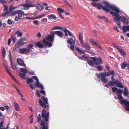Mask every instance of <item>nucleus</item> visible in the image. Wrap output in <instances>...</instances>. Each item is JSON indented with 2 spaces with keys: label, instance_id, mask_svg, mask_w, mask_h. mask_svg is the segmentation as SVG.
Segmentation results:
<instances>
[{
  "label": "nucleus",
  "instance_id": "obj_8",
  "mask_svg": "<svg viewBox=\"0 0 129 129\" xmlns=\"http://www.w3.org/2000/svg\"><path fill=\"white\" fill-rule=\"evenodd\" d=\"M121 103L123 104L126 106L125 108V110L129 111V102L127 101L126 100H122L121 101Z\"/></svg>",
  "mask_w": 129,
  "mask_h": 129
},
{
  "label": "nucleus",
  "instance_id": "obj_35",
  "mask_svg": "<svg viewBox=\"0 0 129 129\" xmlns=\"http://www.w3.org/2000/svg\"><path fill=\"white\" fill-rule=\"evenodd\" d=\"M93 61L92 60H89L87 61V63L91 66L93 67L94 65Z\"/></svg>",
  "mask_w": 129,
  "mask_h": 129
},
{
  "label": "nucleus",
  "instance_id": "obj_39",
  "mask_svg": "<svg viewBox=\"0 0 129 129\" xmlns=\"http://www.w3.org/2000/svg\"><path fill=\"white\" fill-rule=\"evenodd\" d=\"M123 22L125 23L126 24H128L129 22L128 19L125 18L124 20H123Z\"/></svg>",
  "mask_w": 129,
  "mask_h": 129
},
{
  "label": "nucleus",
  "instance_id": "obj_55",
  "mask_svg": "<svg viewBox=\"0 0 129 129\" xmlns=\"http://www.w3.org/2000/svg\"><path fill=\"white\" fill-rule=\"evenodd\" d=\"M7 73H8L9 75L12 77L13 78H14V77L11 74V73L10 72L9 69L7 70H6Z\"/></svg>",
  "mask_w": 129,
  "mask_h": 129
},
{
  "label": "nucleus",
  "instance_id": "obj_61",
  "mask_svg": "<svg viewBox=\"0 0 129 129\" xmlns=\"http://www.w3.org/2000/svg\"><path fill=\"white\" fill-rule=\"evenodd\" d=\"M125 18L123 16H120V20L123 22V20H124Z\"/></svg>",
  "mask_w": 129,
  "mask_h": 129
},
{
  "label": "nucleus",
  "instance_id": "obj_47",
  "mask_svg": "<svg viewBox=\"0 0 129 129\" xmlns=\"http://www.w3.org/2000/svg\"><path fill=\"white\" fill-rule=\"evenodd\" d=\"M38 119L37 120L38 122H39L41 121V116L40 114H39L37 116Z\"/></svg>",
  "mask_w": 129,
  "mask_h": 129
},
{
  "label": "nucleus",
  "instance_id": "obj_49",
  "mask_svg": "<svg viewBox=\"0 0 129 129\" xmlns=\"http://www.w3.org/2000/svg\"><path fill=\"white\" fill-rule=\"evenodd\" d=\"M56 29H61L62 30H63V29H62V27H61L60 26L55 27L52 29V30Z\"/></svg>",
  "mask_w": 129,
  "mask_h": 129
},
{
  "label": "nucleus",
  "instance_id": "obj_25",
  "mask_svg": "<svg viewBox=\"0 0 129 129\" xmlns=\"http://www.w3.org/2000/svg\"><path fill=\"white\" fill-rule=\"evenodd\" d=\"M36 5H37L36 6L37 7L39 10H41L44 8V6L41 4H38Z\"/></svg>",
  "mask_w": 129,
  "mask_h": 129
},
{
  "label": "nucleus",
  "instance_id": "obj_23",
  "mask_svg": "<svg viewBox=\"0 0 129 129\" xmlns=\"http://www.w3.org/2000/svg\"><path fill=\"white\" fill-rule=\"evenodd\" d=\"M122 28L123 31L125 33L129 30V25L123 26Z\"/></svg>",
  "mask_w": 129,
  "mask_h": 129
},
{
  "label": "nucleus",
  "instance_id": "obj_12",
  "mask_svg": "<svg viewBox=\"0 0 129 129\" xmlns=\"http://www.w3.org/2000/svg\"><path fill=\"white\" fill-rule=\"evenodd\" d=\"M105 3H107L109 5V6L110 7L112 5L110 6V4L109 3L107 2V1H105L104 2V3L105 4V6H103L102 5L101 3H98L96 4V7L97 8L99 9H100L102 8V9L104 10L103 9V8L104 7H106V4H105Z\"/></svg>",
  "mask_w": 129,
  "mask_h": 129
},
{
  "label": "nucleus",
  "instance_id": "obj_3",
  "mask_svg": "<svg viewBox=\"0 0 129 129\" xmlns=\"http://www.w3.org/2000/svg\"><path fill=\"white\" fill-rule=\"evenodd\" d=\"M46 113V110L43 109L42 112V118L44 119L43 121L45 122L46 124H48L49 113L48 112H47Z\"/></svg>",
  "mask_w": 129,
  "mask_h": 129
},
{
  "label": "nucleus",
  "instance_id": "obj_36",
  "mask_svg": "<svg viewBox=\"0 0 129 129\" xmlns=\"http://www.w3.org/2000/svg\"><path fill=\"white\" fill-rule=\"evenodd\" d=\"M127 66V64L124 62L122 63L121 64V67L122 69H125Z\"/></svg>",
  "mask_w": 129,
  "mask_h": 129
},
{
  "label": "nucleus",
  "instance_id": "obj_32",
  "mask_svg": "<svg viewBox=\"0 0 129 129\" xmlns=\"http://www.w3.org/2000/svg\"><path fill=\"white\" fill-rule=\"evenodd\" d=\"M35 45L39 48H42L43 47V45L39 42H37V43L35 44Z\"/></svg>",
  "mask_w": 129,
  "mask_h": 129
},
{
  "label": "nucleus",
  "instance_id": "obj_28",
  "mask_svg": "<svg viewBox=\"0 0 129 129\" xmlns=\"http://www.w3.org/2000/svg\"><path fill=\"white\" fill-rule=\"evenodd\" d=\"M15 109L16 110L19 111L20 110L18 104L16 102H15L14 104Z\"/></svg>",
  "mask_w": 129,
  "mask_h": 129
},
{
  "label": "nucleus",
  "instance_id": "obj_50",
  "mask_svg": "<svg viewBox=\"0 0 129 129\" xmlns=\"http://www.w3.org/2000/svg\"><path fill=\"white\" fill-rule=\"evenodd\" d=\"M103 75H105V76H110V74L109 73H108L107 72H104L103 73Z\"/></svg>",
  "mask_w": 129,
  "mask_h": 129
},
{
  "label": "nucleus",
  "instance_id": "obj_62",
  "mask_svg": "<svg viewBox=\"0 0 129 129\" xmlns=\"http://www.w3.org/2000/svg\"><path fill=\"white\" fill-rule=\"evenodd\" d=\"M6 3V1L4 0H0V3L2 4H5Z\"/></svg>",
  "mask_w": 129,
  "mask_h": 129
},
{
  "label": "nucleus",
  "instance_id": "obj_44",
  "mask_svg": "<svg viewBox=\"0 0 129 129\" xmlns=\"http://www.w3.org/2000/svg\"><path fill=\"white\" fill-rule=\"evenodd\" d=\"M18 34V37H21L22 36V32H20L18 31H17L16 33L15 34Z\"/></svg>",
  "mask_w": 129,
  "mask_h": 129
},
{
  "label": "nucleus",
  "instance_id": "obj_15",
  "mask_svg": "<svg viewBox=\"0 0 129 129\" xmlns=\"http://www.w3.org/2000/svg\"><path fill=\"white\" fill-rule=\"evenodd\" d=\"M19 53L22 54H25L29 52V50L27 48H23L20 49Z\"/></svg>",
  "mask_w": 129,
  "mask_h": 129
},
{
  "label": "nucleus",
  "instance_id": "obj_64",
  "mask_svg": "<svg viewBox=\"0 0 129 129\" xmlns=\"http://www.w3.org/2000/svg\"><path fill=\"white\" fill-rule=\"evenodd\" d=\"M4 107L5 109L7 110H8L10 108L9 106L7 105H5V106H4Z\"/></svg>",
  "mask_w": 129,
  "mask_h": 129
},
{
  "label": "nucleus",
  "instance_id": "obj_14",
  "mask_svg": "<svg viewBox=\"0 0 129 129\" xmlns=\"http://www.w3.org/2000/svg\"><path fill=\"white\" fill-rule=\"evenodd\" d=\"M54 34V35L55 34L56 35L59 36L60 38H62L64 34L61 31H54L53 32Z\"/></svg>",
  "mask_w": 129,
  "mask_h": 129
},
{
  "label": "nucleus",
  "instance_id": "obj_58",
  "mask_svg": "<svg viewBox=\"0 0 129 129\" xmlns=\"http://www.w3.org/2000/svg\"><path fill=\"white\" fill-rule=\"evenodd\" d=\"M11 38L14 43H15L16 40V38L14 37L13 35L11 36Z\"/></svg>",
  "mask_w": 129,
  "mask_h": 129
},
{
  "label": "nucleus",
  "instance_id": "obj_17",
  "mask_svg": "<svg viewBox=\"0 0 129 129\" xmlns=\"http://www.w3.org/2000/svg\"><path fill=\"white\" fill-rule=\"evenodd\" d=\"M43 43L45 46H47L48 47H51L52 46V43H49L46 41L45 39H43Z\"/></svg>",
  "mask_w": 129,
  "mask_h": 129
},
{
  "label": "nucleus",
  "instance_id": "obj_29",
  "mask_svg": "<svg viewBox=\"0 0 129 129\" xmlns=\"http://www.w3.org/2000/svg\"><path fill=\"white\" fill-rule=\"evenodd\" d=\"M19 76L21 77L23 79L25 80L26 78V74L24 73H19Z\"/></svg>",
  "mask_w": 129,
  "mask_h": 129
},
{
  "label": "nucleus",
  "instance_id": "obj_60",
  "mask_svg": "<svg viewBox=\"0 0 129 129\" xmlns=\"http://www.w3.org/2000/svg\"><path fill=\"white\" fill-rule=\"evenodd\" d=\"M43 89H42L40 91V92L42 93L43 95H45V90H43Z\"/></svg>",
  "mask_w": 129,
  "mask_h": 129
},
{
  "label": "nucleus",
  "instance_id": "obj_1",
  "mask_svg": "<svg viewBox=\"0 0 129 129\" xmlns=\"http://www.w3.org/2000/svg\"><path fill=\"white\" fill-rule=\"evenodd\" d=\"M106 7H104L103 8L104 11L108 12L109 10H112L113 12L111 11L110 13L112 15L114 16L113 18L114 21H117L120 20V16L118 14L120 12L119 9L113 5H112L110 7L107 3H105Z\"/></svg>",
  "mask_w": 129,
  "mask_h": 129
},
{
  "label": "nucleus",
  "instance_id": "obj_48",
  "mask_svg": "<svg viewBox=\"0 0 129 129\" xmlns=\"http://www.w3.org/2000/svg\"><path fill=\"white\" fill-rule=\"evenodd\" d=\"M20 11V10H18L17 11H15L13 12L12 13V15H15L16 14H18V13Z\"/></svg>",
  "mask_w": 129,
  "mask_h": 129
},
{
  "label": "nucleus",
  "instance_id": "obj_53",
  "mask_svg": "<svg viewBox=\"0 0 129 129\" xmlns=\"http://www.w3.org/2000/svg\"><path fill=\"white\" fill-rule=\"evenodd\" d=\"M11 68L13 69H16V67L15 66H13V64L12 62H11Z\"/></svg>",
  "mask_w": 129,
  "mask_h": 129
},
{
  "label": "nucleus",
  "instance_id": "obj_19",
  "mask_svg": "<svg viewBox=\"0 0 129 129\" xmlns=\"http://www.w3.org/2000/svg\"><path fill=\"white\" fill-rule=\"evenodd\" d=\"M34 85L36 87L40 88L41 89H44L43 86L39 83V80L36 81Z\"/></svg>",
  "mask_w": 129,
  "mask_h": 129
},
{
  "label": "nucleus",
  "instance_id": "obj_13",
  "mask_svg": "<svg viewBox=\"0 0 129 129\" xmlns=\"http://www.w3.org/2000/svg\"><path fill=\"white\" fill-rule=\"evenodd\" d=\"M48 124H46L45 122L42 120L41 123V126L42 127V129H49V127L48 125Z\"/></svg>",
  "mask_w": 129,
  "mask_h": 129
},
{
  "label": "nucleus",
  "instance_id": "obj_33",
  "mask_svg": "<svg viewBox=\"0 0 129 129\" xmlns=\"http://www.w3.org/2000/svg\"><path fill=\"white\" fill-rule=\"evenodd\" d=\"M16 8V7H14L13 6H10L9 8V11L8 12V13H10L13 11V10Z\"/></svg>",
  "mask_w": 129,
  "mask_h": 129
},
{
  "label": "nucleus",
  "instance_id": "obj_9",
  "mask_svg": "<svg viewBox=\"0 0 129 129\" xmlns=\"http://www.w3.org/2000/svg\"><path fill=\"white\" fill-rule=\"evenodd\" d=\"M25 80L27 81V83L29 84L30 86L32 89H34V88L33 87L32 85L31 84V83L33 82V80L32 79L30 78H29L28 77H26V78Z\"/></svg>",
  "mask_w": 129,
  "mask_h": 129
},
{
  "label": "nucleus",
  "instance_id": "obj_38",
  "mask_svg": "<svg viewBox=\"0 0 129 129\" xmlns=\"http://www.w3.org/2000/svg\"><path fill=\"white\" fill-rule=\"evenodd\" d=\"M20 70L21 72H23L24 73H26L28 72L27 70L24 68H21Z\"/></svg>",
  "mask_w": 129,
  "mask_h": 129
},
{
  "label": "nucleus",
  "instance_id": "obj_16",
  "mask_svg": "<svg viewBox=\"0 0 129 129\" xmlns=\"http://www.w3.org/2000/svg\"><path fill=\"white\" fill-rule=\"evenodd\" d=\"M57 10L58 11L60 17L64 20V17L62 16L61 14V13H63L64 12V10L60 8H58L57 9Z\"/></svg>",
  "mask_w": 129,
  "mask_h": 129
},
{
  "label": "nucleus",
  "instance_id": "obj_4",
  "mask_svg": "<svg viewBox=\"0 0 129 129\" xmlns=\"http://www.w3.org/2000/svg\"><path fill=\"white\" fill-rule=\"evenodd\" d=\"M50 33L51 35L49 34L46 36V38H44L43 39H45L46 41H48L49 42L53 43L54 41V34L52 31H51Z\"/></svg>",
  "mask_w": 129,
  "mask_h": 129
},
{
  "label": "nucleus",
  "instance_id": "obj_2",
  "mask_svg": "<svg viewBox=\"0 0 129 129\" xmlns=\"http://www.w3.org/2000/svg\"><path fill=\"white\" fill-rule=\"evenodd\" d=\"M42 100L40 99L39 100V103L40 106L44 108H46V106L48 107V105L46 106L48 104V99L47 98H46L44 96L41 97Z\"/></svg>",
  "mask_w": 129,
  "mask_h": 129
},
{
  "label": "nucleus",
  "instance_id": "obj_5",
  "mask_svg": "<svg viewBox=\"0 0 129 129\" xmlns=\"http://www.w3.org/2000/svg\"><path fill=\"white\" fill-rule=\"evenodd\" d=\"M90 58L93 60L94 64L96 65H99L101 63H103L102 59L101 57H99L98 58L96 57H91Z\"/></svg>",
  "mask_w": 129,
  "mask_h": 129
},
{
  "label": "nucleus",
  "instance_id": "obj_37",
  "mask_svg": "<svg viewBox=\"0 0 129 129\" xmlns=\"http://www.w3.org/2000/svg\"><path fill=\"white\" fill-rule=\"evenodd\" d=\"M34 46V45L32 44H29L28 45L27 49H28L29 50V52L30 51V49L33 48V47Z\"/></svg>",
  "mask_w": 129,
  "mask_h": 129
},
{
  "label": "nucleus",
  "instance_id": "obj_51",
  "mask_svg": "<svg viewBox=\"0 0 129 129\" xmlns=\"http://www.w3.org/2000/svg\"><path fill=\"white\" fill-rule=\"evenodd\" d=\"M8 7L5 5L4 6V8L3 9L4 11L6 12L8 10Z\"/></svg>",
  "mask_w": 129,
  "mask_h": 129
},
{
  "label": "nucleus",
  "instance_id": "obj_52",
  "mask_svg": "<svg viewBox=\"0 0 129 129\" xmlns=\"http://www.w3.org/2000/svg\"><path fill=\"white\" fill-rule=\"evenodd\" d=\"M109 84L111 86H112L115 85L114 82H113V81H110L109 82Z\"/></svg>",
  "mask_w": 129,
  "mask_h": 129
},
{
  "label": "nucleus",
  "instance_id": "obj_10",
  "mask_svg": "<svg viewBox=\"0 0 129 129\" xmlns=\"http://www.w3.org/2000/svg\"><path fill=\"white\" fill-rule=\"evenodd\" d=\"M82 44V46L85 47L86 49L90 50L91 49V47L87 43H85V44H83V42L82 41V40L81 37V45Z\"/></svg>",
  "mask_w": 129,
  "mask_h": 129
},
{
  "label": "nucleus",
  "instance_id": "obj_27",
  "mask_svg": "<svg viewBox=\"0 0 129 129\" xmlns=\"http://www.w3.org/2000/svg\"><path fill=\"white\" fill-rule=\"evenodd\" d=\"M48 19H54V20H56V17L53 14H51L48 16Z\"/></svg>",
  "mask_w": 129,
  "mask_h": 129
},
{
  "label": "nucleus",
  "instance_id": "obj_26",
  "mask_svg": "<svg viewBox=\"0 0 129 129\" xmlns=\"http://www.w3.org/2000/svg\"><path fill=\"white\" fill-rule=\"evenodd\" d=\"M101 80L102 81L105 83H107L108 81L107 79L103 75L101 78Z\"/></svg>",
  "mask_w": 129,
  "mask_h": 129
},
{
  "label": "nucleus",
  "instance_id": "obj_22",
  "mask_svg": "<svg viewBox=\"0 0 129 129\" xmlns=\"http://www.w3.org/2000/svg\"><path fill=\"white\" fill-rule=\"evenodd\" d=\"M76 49V50L78 52V53L76 54V56L78 57L79 59H80L81 49L80 48H79L78 47H77Z\"/></svg>",
  "mask_w": 129,
  "mask_h": 129
},
{
  "label": "nucleus",
  "instance_id": "obj_31",
  "mask_svg": "<svg viewBox=\"0 0 129 129\" xmlns=\"http://www.w3.org/2000/svg\"><path fill=\"white\" fill-rule=\"evenodd\" d=\"M124 94L126 96H127L128 95V92L127 88L125 87L124 89Z\"/></svg>",
  "mask_w": 129,
  "mask_h": 129
},
{
  "label": "nucleus",
  "instance_id": "obj_11",
  "mask_svg": "<svg viewBox=\"0 0 129 129\" xmlns=\"http://www.w3.org/2000/svg\"><path fill=\"white\" fill-rule=\"evenodd\" d=\"M17 61L19 65L23 67H25V64L21 58H18L17 59Z\"/></svg>",
  "mask_w": 129,
  "mask_h": 129
},
{
  "label": "nucleus",
  "instance_id": "obj_7",
  "mask_svg": "<svg viewBox=\"0 0 129 129\" xmlns=\"http://www.w3.org/2000/svg\"><path fill=\"white\" fill-rule=\"evenodd\" d=\"M32 2L28 0L26 1L25 4H23L21 6L27 8L34 7V6L32 5Z\"/></svg>",
  "mask_w": 129,
  "mask_h": 129
},
{
  "label": "nucleus",
  "instance_id": "obj_24",
  "mask_svg": "<svg viewBox=\"0 0 129 129\" xmlns=\"http://www.w3.org/2000/svg\"><path fill=\"white\" fill-rule=\"evenodd\" d=\"M17 14H18L17 16L19 17V19H21L23 14H24V13L22 10H20V11Z\"/></svg>",
  "mask_w": 129,
  "mask_h": 129
},
{
  "label": "nucleus",
  "instance_id": "obj_54",
  "mask_svg": "<svg viewBox=\"0 0 129 129\" xmlns=\"http://www.w3.org/2000/svg\"><path fill=\"white\" fill-rule=\"evenodd\" d=\"M109 72L110 74L111 75H113L114 76L115 75L114 74V71L113 70H112L111 71H109Z\"/></svg>",
  "mask_w": 129,
  "mask_h": 129
},
{
  "label": "nucleus",
  "instance_id": "obj_59",
  "mask_svg": "<svg viewBox=\"0 0 129 129\" xmlns=\"http://www.w3.org/2000/svg\"><path fill=\"white\" fill-rule=\"evenodd\" d=\"M9 25H11L12 23V22L11 21V20L10 19H9L7 21Z\"/></svg>",
  "mask_w": 129,
  "mask_h": 129
},
{
  "label": "nucleus",
  "instance_id": "obj_18",
  "mask_svg": "<svg viewBox=\"0 0 129 129\" xmlns=\"http://www.w3.org/2000/svg\"><path fill=\"white\" fill-rule=\"evenodd\" d=\"M115 85H116L117 86L120 87L121 88H123V86L121 84V83L118 80H116L114 82Z\"/></svg>",
  "mask_w": 129,
  "mask_h": 129
},
{
  "label": "nucleus",
  "instance_id": "obj_6",
  "mask_svg": "<svg viewBox=\"0 0 129 129\" xmlns=\"http://www.w3.org/2000/svg\"><path fill=\"white\" fill-rule=\"evenodd\" d=\"M72 38H71L70 40H68L67 41V43L68 44H69L71 45L70 46V49L73 50H74V46L73 45H72L73 44H75V41L74 39H73L74 36L73 35L72 36Z\"/></svg>",
  "mask_w": 129,
  "mask_h": 129
},
{
  "label": "nucleus",
  "instance_id": "obj_57",
  "mask_svg": "<svg viewBox=\"0 0 129 129\" xmlns=\"http://www.w3.org/2000/svg\"><path fill=\"white\" fill-rule=\"evenodd\" d=\"M118 99L119 100H121L122 99H123V98L122 97V96L120 94H118Z\"/></svg>",
  "mask_w": 129,
  "mask_h": 129
},
{
  "label": "nucleus",
  "instance_id": "obj_34",
  "mask_svg": "<svg viewBox=\"0 0 129 129\" xmlns=\"http://www.w3.org/2000/svg\"><path fill=\"white\" fill-rule=\"evenodd\" d=\"M120 53L123 56H125L126 55V54L121 49L119 51Z\"/></svg>",
  "mask_w": 129,
  "mask_h": 129
},
{
  "label": "nucleus",
  "instance_id": "obj_45",
  "mask_svg": "<svg viewBox=\"0 0 129 129\" xmlns=\"http://www.w3.org/2000/svg\"><path fill=\"white\" fill-rule=\"evenodd\" d=\"M2 51V55L3 57L5 56V54L6 53L5 49L4 48H3Z\"/></svg>",
  "mask_w": 129,
  "mask_h": 129
},
{
  "label": "nucleus",
  "instance_id": "obj_40",
  "mask_svg": "<svg viewBox=\"0 0 129 129\" xmlns=\"http://www.w3.org/2000/svg\"><path fill=\"white\" fill-rule=\"evenodd\" d=\"M21 46L22 45H21V43L19 41L17 43H16L15 45V47L17 48H18L20 46Z\"/></svg>",
  "mask_w": 129,
  "mask_h": 129
},
{
  "label": "nucleus",
  "instance_id": "obj_30",
  "mask_svg": "<svg viewBox=\"0 0 129 129\" xmlns=\"http://www.w3.org/2000/svg\"><path fill=\"white\" fill-rule=\"evenodd\" d=\"M96 76H97V78L99 79V81L100 80V77L101 76V77L103 75V74L102 73H100L99 74L96 73Z\"/></svg>",
  "mask_w": 129,
  "mask_h": 129
},
{
  "label": "nucleus",
  "instance_id": "obj_20",
  "mask_svg": "<svg viewBox=\"0 0 129 129\" xmlns=\"http://www.w3.org/2000/svg\"><path fill=\"white\" fill-rule=\"evenodd\" d=\"M63 31L64 32L65 34V36L66 37L68 36V34L70 36H72V34L70 31L68 30L67 28H65L64 29V30Z\"/></svg>",
  "mask_w": 129,
  "mask_h": 129
},
{
  "label": "nucleus",
  "instance_id": "obj_56",
  "mask_svg": "<svg viewBox=\"0 0 129 129\" xmlns=\"http://www.w3.org/2000/svg\"><path fill=\"white\" fill-rule=\"evenodd\" d=\"M97 68L98 69L99 71H102V70L103 68L102 66H98L97 67Z\"/></svg>",
  "mask_w": 129,
  "mask_h": 129
},
{
  "label": "nucleus",
  "instance_id": "obj_21",
  "mask_svg": "<svg viewBox=\"0 0 129 129\" xmlns=\"http://www.w3.org/2000/svg\"><path fill=\"white\" fill-rule=\"evenodd\" d=\"M19 41L21 43V45H23L26 43V42H24V41H26V40L25 38L22 37L21 38Z\"/></svg>",
  "mask_w": 129,
  "mask_h": 129
},
{
  "label": "nucleus",
  "instance_id": "obj_43",
  "mask_svg": "<svg viewBox=\"0 0 129 129\" xmlns=\"http://www.w3.org/2000/svg\"><path fill=\"white\" fill-rule=\"evenodd\" d=\"M113 45L116 49L118 50L119 51L122 49L120 46L117 45L115 44H113Z\"/></svg>",
  "mask_w": 129,
  "mask_h": 129
},
{
  "label": "nucleus",
  "instance_id": "obj_63",
  "mask_svg": "<svg viewBox=\"0 0 129 129\" xmlns=\"http://www.w3.org/2000/svg\"><path fill=\"white\" fill-rule=\"evenodd\" d=\"M32 78L33 79H34L35 80H36V81L39 80L38 77L37 76H33L32 77Z\"/></svg>",
  "mask_w": 129,
  "mask_h": 129
},
{
  "label": "nucleus",
  "instance_id": "obj_41",
  "mask_svg": "<svg viewBox=\"0 0 129 129\" xmlns=\"http://www.w3.org/2000/svg\"><path fill=\"white\" fill-rule=\"evenodd\" d=\"M88 59V58L85 55H82L81 59L84 60H86Z\"/></svg>",
  "mask_w": 129,
  "mask_h": 129
},
{
  "label": "nucleus",
  "instance_id": "obj_46",
  "mask_svg": "<svg viewBox=\"0 0 129 129\" xmlns=\"http://www.w3.org/2000/svg\"><path fill=\"white\" fill-rule=\"evenodd\" d=\"M123 90L121 89H119L117 90V94H121L122 93Z\"/></svg>",
  "mask_w": 129,
  "mask_h": 129
},
{
  "label": "nucleus",
  "instance_id": "obj_42",
  "mask_svg": "<svg viewBox=\"0 0 129 129\" xmlns=\"http://www.w3.org/2000/svg\"><path fill=\"white\" fill-rule=\"evenodd\" d=\"M90 42H91L92 44H94L95 45H97V43L95 42L94 41L93 39H91L90 40Z\"/></svg>",
  "mask_w": 129,
  "mask_h": 129
}]
</instances>
